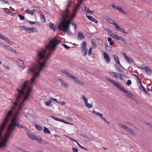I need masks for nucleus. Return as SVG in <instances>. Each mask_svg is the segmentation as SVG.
I'll use <instances>...</instances> for the list:
<instances>
[{"label": "nucleus", "instance_id": "21", "mask_svg": "<svg viewBox=\"0 0 152 152\" xmlns=\"http://www.w3.org/2000/svg\"><path fill=\"white\" fill-rule=\"evenodd\" d=\"M80 135L83 137L84 141L86 142L91 141L92 140L91 138L88 137L87 136H85L83 134H80Z\"/></svg>", "mask_w": 152, "mask_h": 152}, {"label": "nucleus", "instance_id": "10", "mask_svg": "<svg viewBox=\"0 0 152 152\" xmlns=\"http://www.w3.org/2000/svg\"><path fill=\"white\" fill-rule=\"evenodd\" d=\"M115 39L117 40H121L123 42L125 43L126 44L127 43V41L126 39L125 38L123 37H119L116 34V35H115Z\"/></svg>", "mask_w": 152, "mask_h": 152}, {"label": "nucleus", "instance_id": "37", "mask_svg": "<svg viewBox=\"0 0 152 152\" xmlns=\"http://www.w3.org/2000/svg\"><path fill=\"white\" fill-rule=\"evenodd\" d=\"M91 42L93 48H96L97 46L95 44V42H94V40L93 39H91Z\"/></svg>", "mask_w": 152, "mask_h": 152}, {"label": "nucleus", "instance_id": "42", "mask_svg": "<svg viewBox=\"0 0 152 152\" xmlns=\"http://www.w3.org/2000/svg\"><path fill=\"white\" fill-rule=\"evenodd\" d=\"M86 106L88 108H91L93 106L90 104H89L88 102L85 104Z\"/></svg>", "mask_w": 152, "mask_h": 152}, {"label": "nucleus", "instance_id": "20", "mask_svg": "<svg viewBox=\"0 0 152 152\" xmlns=\"http://www.w3.org/2000/svg\"><path fill=\"white\" fill-rule=\"evenodd\" d=\"M122 91L128 95L129 98L133 96V94L132 93L128 91L125 88Z\"/></svg>", "mask_w": 152, "mask_h": 152}, {"label": "nucleus", "instance_id": "49", "mask_svg": "<svg viewBox=\"0 0 152 152\" xmlns=\"http://www.w3.org/2000/svg\"><path fill=\"white\" fill-rule=\"evenodd\" d=\"M129 126H133V127H135V126H134L131 123H130V122H128L126 123Z\"/></svg>", "mask_w": 152, "mask_h": 152}, {"label": "nucleus", "instance_id": "39", "mask_svg": "<svg viewBox=\"0 0 152 152\" xmlns=\"http://www.w3.org/2000/svg\"><path fill=\"white\" fill-rule=\"evenodd\" d=\"M50 99H51V102L53 101L57 103H59V101L57 100V99H56L54 98L53 97H51L50 98Z\"/></svg>", "mask_w": 152, "mask_h": 152}, {"label": "nucleus", "instance_id": "38", "mask_svg": "<svg viewBox=\"0 0 152 152\" xmlns=\"http://www.w3.org/2000/svg\"><path fill=\"white\" fill-rule=\"evenodd\" d=\"M87 43L86 42H83L81 45V47H87Z\"/></svg>", "mask_w": 152, "mask_h": 152}, {"label": "nucleus", "instance_id": "33", "mask_svg": "<svg viewBox=\"0 0 152 152\" xmlns=\"http://www.w3.org/2000/svg\"><path fill=\"white\" fill-rule=\"evenodd\" d=\"M35 126L37 129L39 131H41L42 130V127L40 125L37 124H35Z\"/></svg>", "mask_w": 152, "mask_h": 152}, {"label": "nucleus", "instance_id": "4", "mask_svg": "<svg viewBox=\"0 0 152 152\" xmlns=\"http://www.w3.org/2000/svg\"><path fill=\"white\" fill-rule=\"evenodd\" d=\"M107 79L111 83L113 84L116 88L121 90L122 91L124 90L125 88L123 87L120 83L118 81L114 80L109 78H107Z\"/></svg>", "mask_w": 152, "mask_h": 152}, {"label": "nucleus", "instance_id": "35", "mask_svg": "<svg viewBox=\"0 0 152 152\" xmlns=\"http://www.w3.org/2000/svg\"><path fill=\"white\" fill-rule=\"evenodd\" d=\"M35 140H36L39 143H42V140L41 138L37 136Z\"/></svg>", "mask_w": 152, "mask_h": 152}, {"label": "nucleus", "instance_id": "61", "mask_svg": "<svg viewBox=\"0 0 152 152\" xmlns=\"http://www.w3.org/2000/svg\"><path fill=\"white\" fill-rule=\"evenodd\" d=\"M72 150L73 152H76V148H72Z\"/></svg>", "mask_w": 152, "mask_h": 152}, {"label": "nucleus", "instance_id": "3", "mask_svg": "<svg viewBox=\"0 0 152 152\" xmlns=\"http://www.w3.org/2000/svg\"><path fill=\"white\" fill-rule=\"evenodd\" d=\"M69 11L67 9L65 11L62 15V20L59 23L58 26L59 30H61L64 32H66L71 24V23L75 15H72L70 16L68 14Z\"/></svg>", "mask_w": 152, "mask_h": 152}, {"label": "nucleus", "instance_id": "2", "mask_svg": "<svg viewBox=\"0 0 152 152\" xmlns=\"http://www.w3.org/2000/svg\"><path fill=\"white\" fill-rule=\"evenodd\" d=\"M59 40L56 39H52L45 46L46 49H42L38 50L35 55V59L37 62L34 63L31 68L28 69V72L33 75L31 81L25 82L20 86L28 83L27 86L31 87L32 89V84L36 78L40 74V72L45 66L46 61H48L50 54L55 50L57 45L59 43Z\"/></svg>", "mask_w": 152, "mask_h": 152}, {"label": "nucleus", "instance_id": "36", "mask_svg": "<svg viewBox=\"0 0 152 152\" xmlns=\"http://www.w3.org/2000/svg\"><path fill=\"white\" fill-rule=\"evenodd\" d=\"M51 100L50 98L47 102H45V104L46 106H49L51 104Z\"/></svg>", "mask_w": 152, "mask_h": 152}, {"label": "nucleus", "instance_id": "51", "mask_svg": "<svg viewBox=\"0 0 152 152\" xmlns=\"http://www.w3.org/2000/svg\"><path fill=\"white\" fill-rule=\"evenodd\" d=\"M147 66H145L144 65H142L141 66V68L142 69H145H145H146V68H147Z\"/></svg>", "mask_w": 152, "mask_h": 152}, {"label": "nucleus", "instance_id": "5", "mask_svg": "<svg viewBox=\"0 0 152 152\" xmlns=\"http://www.w3.org/2000/svg\"><path fill=\"white\" fill-rule=\"evenodd\" d=\"M118 126L122 129H125L127 132H129L132 135H135V133L133 131L126 126L124 125H122L121 124H119Z\"/></svg>", "mask_w": 152, "mask_h": 152}, {"label": "nucleus", "instance_id": "58", "mask_svg": "<svg viewBox=\"0 0 152 152\" xmlns=\"http://www.w3.org/2000/svg\"><path fill=\"white\" fill-rule=\"evenodd\" d=\"M87 36H88L89 37H92V36H91V34H90V33H87Z\"/></svg>", "mask_w": 152, "mask_h": 152}, {"label": "nucleus", "instance_id": "26", "mask_svg": "<svg viewBox=\"0 0 152 152\" xmlns=\"http://www.w3.org/2000/svg\"><path fill=\"white\" fill-rule=\"evenodd\" d=\"M145 71L146 73L148 75L151 74V70L149 67H147V68L145 69Z\"/></svg>", "mask_w": 152, "mask_h": 152}, {"label": "nucleus", "instance_id": "22", "mask_svg": "<svg viewBox=\"0 0 152 152\" xmlns=\"http://www.w3.org/2000/svg\"><path fill=\"white\" fill-rule=\"evenodd\" d=\"M28 136L32 140H35L37 136L27 132Z\"/></svg>", "mask_w": 152, "mask_h": 152}, {"label": "nucleus", "instance_id": "46", "mask_svg": "<svg viewBox=\"0 0 152 152\" xmlns=\"http://www.w3.org/2000/svg\"><path fill=\"white\" fill-rule=\"evenodd\" d=\"M77 145H79V146L81 148H82L83 149H84V150H86L87 151L88 150L86 148L83 147L79 143H78V142H77Z\"/></svg>", "mask_w": 152, "mask_h": 152}, {"label": "nucleus", "instance_id": "16", "mask_svg": "<svg viewBox=\"0 0 152 152\" xmlns=\"http://www.w3.org/2000/svg\"><path fill=\"white\" fill-rule=\"evenodd\" d=\"M115 28L118 31L123 32L126 34H128V32H126L125 31V30L124 29L121 28L117 24L116 25Z\"/></svg>", "mask_w": 152, "mask_h": 152}, {"label": "nucleus", "instance_id": "57", "mask_svg": "<svg viewBox=\"0 0 152 152\" xmlns=\"http://www.w3.org/2000/svg\"><path fill=\"white\" fill-rule=\"evenodd\" d=\"M60 119H61L60 118H57L56 117L55 118V120H56L57 121H60Z\"/></svg>", "mask_w": 152, "mask_h": 152}, {"label": "nucleus", "instance_id": "31", "mask_svg": "<svg viewBox=\"0 0 152 152\" xmlns=\"http://www.w3.org/2000/svg\"><path fill=\"white\" fill-rule=\"evenodd\" d=\"M26 12L29 14L33 15L35 12V10L34 9H33L32 11L30 10L29 9L26 10Z\"/></svg>", "mask_w": 152, "mask_h": 152}, {"label": "nucleus", "instance_id": "52", "mask_svg": "<svg viewBox=\"0 0 152 152\" xmlns=\"http://www.w3.org/2000/svg\"><path fill=\"white\" fill-rule=\"evenodd\" d=\"M1 2L3 4H7L8 3V2L7 1H6L5 0H1Z\"/></svg>", "mask_w": 152, "mask_h": 152}, {"label": "nucleus", "instance_id": "25", "mask_svg": "<svg viewBox=\"0 0 152 152\" xmlns=\"http://www.w3.org/2000/svg\"><path fill=\"white\" fill-rule=\"evenodd\" d=\"M113 57H114V58L115 61V62L118 64L119 65H121V64L120 63L119 60V58L118 57V56L115 55H113Z\"/></svg>", "mask_w": 152, "mask_h": 152}, {"label": "nucleus", "instance_id": "9", "mask_svg": "<svg viewBox=\"0 0 152 152\" xmlns=\"http://www.w3.org/2000/svg\"><path fill=\"white\" fill-rule=\"evenodd\" d=\"M92 113L94 114H96L97 115L100 117L107 124L109 123V122L108 121H107L106 119L103 116L102 114L100 113L96 112L94 110H93Z\"/></svg>", "mask_w": 152, "mask_h": 152}, {"label": "nucleus", "instance_id": "24", "mask_svg": "<svg viewBox=\"0 0 152 152\" xmlns=\"http://www.w3.org/2000/svg\"><path fill=\"white\" fill-rule=\"evenodd\" d=\"M3 47H4L5 48H6L8 50H10L12 51V52H15V50L13 48H12V47H11L10 46L6 45H4L3 46Z\"/></svg>", "mask_w": 152, "mask_h": 152}, {"label": "nucleus", "instance_id": "54", "mask_svg": "<svg viewBox=\"0 0 152 152\" xmlns=\"http://www.w3.org/2000/svg\"><path fill=\"white\" fill-rule=\"evenodd\" d=\"M81 49L82 50V51L83 52V51L86 49V48L85 47H81Z\"/></svg>", "mask_w": 152, "mask_h": 152}, {"label": "nucleus", "instance_id": "50", "mask_svg": "<svg viewBox=\"0 0 152 152\" xmlns=\"http://www.w3.org/2000/svg\"><path fill=\"white\" fill-rule=\"evenodd\" d=\"M63 46L66 49H69L70 48V47H69L68 46H67L65 44H64L63 45Z\"/></svg>", "mask_w": 152, "mask_h": 152}, {"label": "nucleus", "instance_id": "55", "mask_svg": "<svg viewBox=\"0 0 152 152\" xmlns=\"http://www.w3.org/2000/svg\"><path fill=\"white\" fill-rule=\"evenodd\" d=\"M60 122H63L64 123H66V121L65 120L63 119H60Z\"/></svg>", "mask_w": 152, "mask_h": 152}, {"label": "nucleus", "instance_id": "12", "mask_svg": "<svg viewBox=\"0 0 152 152\" xmlns=\"http://www.w3.org/2000/svg\"><path fill=\"white\" fill-rule=\"evenodd\" d=\"M128 77L124 74H121L118 73V78L121 80H124V81H126V80L128 78Z\"/></svg>", "mask_w": 152, "mask_h": 152}, {"label": "nucleus", "instance_id": "15", "mask_svg": "<svg viewBox=\"0 0 152 152\" xmlns=\"http://www.w3.org/2000/svg\"><path fill=\"white\" fill-rule=\"evenodd\" d=\"M85 37V36L83 33L79 31L78 32V34L77 37V39L79 40H81L83 39Z\"/></svg>", "mask_w": 152, "mask_h": 152}, {"label": "nucleus", "instance_id": "1", "mask_svg": "<svg viewBox=\"0 0 152 152\" xmlns=\"http://www.w3.org/2000/svg\"><path fill=\"white\" fill-rule=\"evenodd\" d=\"M28 83L17 89L15 102L11 110L7 113L4 121L0 124V148H4L7 145L8 139L13 133L16 126L20 129L23 128L26 131L28 129L18 123V115L19 110L29 97L31 92V87L27 86Z\"/></svg>", "mask_w": 152, "mask_h": 152}, {"label": "nucleus", "instance_id": "44", "mask_svg": "<svg viewBox=\"0 0 152 152\" xmlns=\"http://www.w3.org/2000/svg\"><path fill=\"white\" fill-rule=\"evenodd\" d=\"M18 16L19 17L20 19L22 20H24L25 19L24 17L21 15V14H19L18 15Z\"/></svg>", "mask_w": 152, "mask_h": 152}, {"label": "nucleus", "instance_id": "7", "mask_svg": "<svg viewBox=\"0 0 152 152\" xmlns=\"http://www.w3.org/2000/svg\"><path fill=\"white\" fill-rule=\"evenodd\" d=\"M61 72L64 74L66 75L70 79H73L75 80L76 78L75 76L72 75L71 73L68 72L64 69H61Z\"/></svg>", "mask_w": 152, "mask_h": 152}, {"label": "nucleus", "instance_id": "30", "mask_svg": "<svg viewBox=\"0 0 152 152\" xmlns=\"http://www.w3.org/2000/svg\"><path fill=\"white\" fill-rule=\"evenodd\" d=\"M39 13L40 15L41 20L43 22H44L45 21V16L41 12Z\"/></svg>", "mask_w": 152, "mask_h": 152}, {"label": "nucleus", "instance_id": "27", "mask_svg": "<svg viewBox=\"0 0 152 152\" xmlns=\"http://www.w3.org/2000/svg\"><path fill=\"white\" fill-rule=\"evenodd\" d=\"M43 131L45 133L47 134L50 133V132L48 130V128L45 126L44 127Z\"/></svg>", "mask_w": 152, "mask_h": 152}, {"label": "nucleus", "instance_id": "34", "mask_svg": "<svg viewBox=\"0 0 152 152\" xmlns=\"http://www.w3.org/2000/svg\"><path fill=\"white\" fill-rule=\"evenodd\" d=\"M49 27L55 31H56V28L55 27L53 24L50 23H49Z\"/></svg>", "mask_w": 152, "mask_h": 152}, {"label": "nucleus", "instance_id": "14", "mask_svg": "<svg viewBox=\"0 0 152 152\" xmlns=\"http://www.w3.org/2000/svg\"><path fill=\"white\" fill-rule=\"evenodd\" d=\"M112 7L113 8L118 10L121 12L126 14V13L122 10L120 7L118 6H116L115 4L113 5Z\"/></svg>", "mask_w": 152, "mask_h": 152}, {"label": "nucleus", "instance_id": "60", "mask_svg": "<svg viewBox=\"0 0 152 152\" xmlns=\"http://www.w3.org/2000/svg\"><path fill=\"white\" fill-rule=\"evenodd\" d=\"M30 23L31 24H34L35 23V22H33V21H29Z\"/></svg>", "mask_w": 152, "mask_h": 152}, {"label": "nucleus", "instance_id": "48", "mask_svg": "<svg viewBox=\"0 0 152 152\" xmlns=\"http://www.w3.org/2000/svg\"><path fill=\"white\" fill-rule=\"evenodd\" d=\"M58 104L61 105H65L66 104V102L64 101H62L61 102H59Z\"/></svg>", "mask_w": 152, "mask_h": 152}, {"label": "nucleus", "instance_id": "47", "mask_svg": "<svg viewBox=\"0 0 152 152\" xmlns=\"http://www.w3.org/2000/svg\"><path fill=\"white\" fill-rule=\"evenodd\" d=\"M83 55L84 56H86L87 55V53H88L87 49H86V50L83 51Z\"/></svg>", "mask_w": 152, "mask_h": 152}, {"label": "nucleus", "instance_id": "40", "mask_svg": "<svg viewBox=\"0 0 152 152\" xmlns=\"http://www.w3.org/2000/svg\"><path fill=\"white\" fill-rule=\"evenodd\" d=\"M82 98L85 104L88 102L87 99L84 96H82Z\"/></svg>", "mask_w": 152, "mask_h": 152}, {"label": "nucleus", "instance_id": "23", "mask_svg": "<svg viewBox=\"0 0 152 152\" xmlns=\"http://www.w3.org/2000/svg\"><path fill=\"white\" fill-rule=\"evenodd\" d=\"M108 33L109 34V35L112 37L114 38L115 35H116V34L113 33L109 29H108L106 30Z\"/></svg>", "mask_w": 152, "mask_h": 152}, {"label": "nucleus", "instance_id": "18", "mask_svg": "<svg viewBox=\"0 0 152 152\" xmlns=\"http://www.w3.org/2000/svg\"><path fill=\"white\" fill-rule=\"evenodd\" d=\"M109 74L113 76L115 78H118V73L113 72H108Z\"/></svg>", "mask_w": 152, "mask_h": 152}, {"label": "nucleus", "instance_id": "63", "mask_svg": "<svg viewBox=\"0 0 152 152\" xmlns=\"http://www.w3.org/2000/svg\"><path fill=\"white\" fill-rule=\"evenodd\" d=\"M109 44L110 45H112L113 44V41H111L110 42Z\"/></svg>", "mask_w": 152, "mask_h": 152}, {"label": "nucleus", "instance_id": "53", "mask_svg": "<svg viewBox=\"0 0 152 152\" xmlns=\"http://www.w3.org/2000/svg\"><path fill=\"white\" fill-rule=\"evenodd\" d=\"M108 41L109 42L112 41V39L111 37H109L107 38Z\"/></svg>", "mask_w": 152, "mask_h": 152}, {"label": "nucleus", "instance_id": "8", "mask_svg": "<svg viewBox=\"0 0 152 152\" xmlns=\"http://www.w3.org/2000/svg\"><path fill=\"white\" fill-rule=\"evenodd\" d=\"M0 39L4 40L10 45H12L14 44L13 42L10 41L8 38L2 35L0 33Z\"/></svg>", "mask_w": 152, "mask_h": 152}, {"label": "nucleus", "instance_id": "32", "mask_svg": "<svg viewBox=\"0 0 152 152\" xmlns=\"http://www.w3.org/2000/svg\"><path fill=\"white\" fill-rule=\"evenodd\" d=\"M18 59L21 61H22V64L23 65V66H21V65H19V67L20 69H24L25 68V66H24V61L23 60H20V59H19L18 58Z\"/></svg>", "mask_w": 152, "mask_h": 152}, {"label": "nucleus", "instance_id": "29", "mask_svg": "<svg viewBox=\"0 0 152 152\" xmlns=\"http://www.w3.org/2000/svg\"><path fill=\"white\" fill-rule=\"evenodd\" d=\"M61 81L62 85L68 88L69 87V85L68 84L64 82L62 80H60Z\"/></svg>", "mask_w": 152, "mask_h": 152}, {"label": "nucleus", "instance_id": "45", "mask_svg": "<svg viewBox=\"0 0 152 152\" xmlns=\"http://www.w3.org/2000/svg\"><path fill=\"white\" fill-rule=\"evenodd\" d=\"M132 84V82L130 80H128L127 81V82L126 84V85L127 86H129L130 85H131Z\"/></svg>", "mask_w": 152, "mask_h": 152}, {"label": "nucleus", "instance_id": "56", "mask_svg": "<svg viewBox=\"0 0 152 152\" xmlns=\"http://www.w3.org/2000/svg\"><path fill=\"white\" fill-rule=\"evenodd\" d=\"M19 149L20 150H21L23 152H26V151H25L24 149H23L20 148H19Z\"/></svg>", "mask_w": 152, "mask_h": 152}, {"label": "nucleus", "instance_id": "28", "mask_svg": "<svg viewBox=\"0 0 152 152\" xmlns=\"http://www.w3.org/2000/svg\"><path fill=\"white\" fill-rule=\"evenodd\" d=\"M139 87L140 89L141 90L145 92V94H147V92L146 91V90L145 89V88L144 87V86H143V85L141 83L140 84Z\"/></svg>", "mask_w": 152, "mask_h": 152}, {"label": "nucleus", "instance_id": "62", "mask_svg": "<svg viewBox=\"0 0 152 152\" xmlns=\"http://www.w3.org/2000/svg\"><path fill=\"white\" fill-rule=\"evenodd\" d=\"M5 68L6 69H7L8 70H9L10 69V68L8 66H5Z\"/></svg>", "mask_w": 152, "mask_h": 152}, {"label": "nucleus", "instance_id": "6", "mask_svg": "<svg viewBox=\"0 0 152 152\" xmlns=\"http://www.w3.org/2000/svg\"><path fill=\"white\" fill-rule=\"evenodd\" d=\"M23 27L24 30L26 31L27 32L29 33H32L33 32H38L37 29L34 27L28 28L23 26Z\"/></svg>", "mask_w": 152, "mask_h": 152}, {"label": "nucleus", "instance_id": "13", "mask_svg": "<svg viewBox=\"0 0 152 152\" xmlns=\"http://www.w3.org/2000/svg\"><path fill=\"white\" fill-rule=\"evenodd\" d=\"M126 62L129 64H131L132 62V60L131 57H128L125 53H123Z\"/></svg>", "mask_w": 152, "mask_h": 152}, {"label": "nucleus", "instance_id": "59", "mask_svg": "<svg viewBox=\"0 0 152 152\" xmlns=\"http://www.w3.org/2000/svg\"><path fill=\"white\" fill-rule=\"evenodd\" d=\"M76 82H77V83L79 84H82L81 82H80V81H79L78 80H77V79Z\"/></svg>", "mask_w": 152, "mask_h": 152}, {"label": "nucleus", "instance_id": "19", "mask_svg": "<svg viewBox=\"0 0 152 152\" xmlns=\"http://www.w3.org/2000/svg\"><path fill=\"white\" fill-rule=\"evenodd\" d=\"M86 17L90 20L96 23H98V21L96 19L94 18L91 16L86 15Z\"/></svg>", "mask_w": 152, "mask_h": 152}, {"label": "nucleus", "instance_id": "41", "mask_svg": "<svg viewBox=\"0 0 152 152\" xmlns=\"http://www.w3.org/2000/svg\"><path fill=\"white\" fill-rule=\"evenodd\" d=\"M92 49H93L92 47H91L90 48V49L88 50V56H90L91 55V54H92L91 51L92 50Z\"/></svg>", "mask_w": 152, "mask_h": 152}, {"label": "nucleus", "instance_id": "11", "mask_svg": "<svg viewBox=\"0 0 152 152\" xmlns=\"http://www.w3.org/2000/svg\"><path fill=\"white\" fill-rule=\"evenodd\" d=\"M103 19L104 20H106L109 23L114 25L115 26H116V25L117 24L113 20L109 18L107 16H104L103 17Z\"/></svg>", "mask_w": 152, "mask_h": 152}, {"label": "nucleus", "instance_id": "43", "mask_svg": "<svg viewBox=\"0 0 152 152\" xmlns=\"http://www.w3.org/2000/svg\"><path fill=\"white\" fill-rule=\"evenodd\" d=\"M135 76L137 78L140 84H141L142 83V81L140 78L137 75H135Z\"/></svg>", "mask_w": 152, "mask_h": 152}, {"label": "nucleus", "instance_id": "17", "mask_svg": "<svg viewBox=\"0 0 152 152\" xmlns=\"http://www.w3.org/2000/svg\"><path fill=\"white\" fill-rule=\"evenodd\" d=\"M104 58L106 61L108 63L110 61V58L109 55L106 52H104L103 53Z\"/></svg>", "mask_w": 152, "mask_h": 152}, {"label": "nucleus", "instance_id": "64", "mask_svg": "<svg viewBox=\"0 0 152 152\" xmlns=\"http://www.w3.org/2000/svg\"><path fill=\"white\" fill-rule=\"evenodd\" d=\"M84 10L85 11L86 10H87V6H84Z\"/></svg>", "mask_w": 152, "mask_h": 152}]
</instances>
